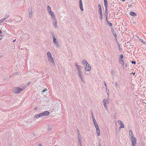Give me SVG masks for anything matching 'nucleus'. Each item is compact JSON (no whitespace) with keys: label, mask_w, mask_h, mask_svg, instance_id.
Returning <instances> with one entry per match:
<instances>
[{"label":"nucleus","mask_w":146,"mask_h":146,"mask_svg":"<svg viewBox=\"0 0 146 146\" xmlns=\"http://www.w3.org/2000/svg\"><path fill=\"white\" fill-rule=\"evenodd\" d=\"M25 89V88H21L18 87H16L14 89L13 92L15 94H19L21 92L23 91Z\"/></svg>","instance_id":"f257e3e1"},{"label":"nucleus","mask_w":146,"mask_h":146,"mask_svg":"<svg viewBox=\"0 0 146 146\" xmlns=\"http://www.w3.org/2000/svg\"><path fill=\"white\" fill-rule=\"evenodd\" d=\"M48 60L49 61L51 62V63H52L54 65H55V63L54 62L53 58L52 56H49L47 57Z\"/></svg>","instance_id":"f03ea898"},{"label":"nucleus","mask_w":146,"mask_h":146,"mask_svg":"<svg viewBox=\"0 0 146 146\" xmlns=\"http://www.w3.org/2000/svg\"><path fill=\"white\" fill-rule=\"evenodd\" d=\"M53 42L55 46L58 47H59L60 45L58 43V41L57 40L56 38H54L53 39Z\"/></svg>","instance_id":"7ed1b4c3"},{"label":"nucleus","mask_w":146,"mask_h":146,"mask_svg":"<svg viewBox=\"0 0 146 146\" xmlns=\"http://www.w3.org/2000/svg\"><path fill=\"white\" fill-rule=\"evenodd\" d=\"M41 113L42 117L48 115L50 114L49 112L48 111H44V112Z\"/></svg>","instance_id":"20e7f679"},{"label":"nucleus","mask_w":146,"mask_h":146,"mask_svg":"<svg viewBox=\"0 0 146 146\" xmlns=\"http://www.w3.org/2000/svg\"><path fill=\"white\" fill-rule=\"evenodd\" d=\"M91 70V67L89 65V64L88 63L86 65V67L85 68V70L86 71H89Z\"/></svg>","instance_id":"39448f33"},{"label":"nucleus","mask_w":146,"mask_h":146,"mask_svg":"<svg viewBox=\"0 0 146 146\" xmlns=\"http://www.w3.org/2000/svg\"><path fill=\"white\" fill-rule=\"evenodd\" d=\"M79 6L81 10L82 11H83L84 10V9L83 7V4L82 0H80V1H79Z\"/></svg>","instance_id":"423d86ee"},{"label":"nucleus","mask_w":146,"mask_h":146,"mask_svg":"<svg viewBox=\"0 0 146 146\" xmlns=\"http://www.w3.org/2000/svg\"><path fill=\"white\" fill-rule=\"evenodd\" d=\"M78 76L80 79L81 81L84 83H85V80L83 77L82 74H78Z\"/></svg>","instance_id":"0eeeda50"},{"label":"nucleus","mask_w":146,"mask_h":146,"mask_svg":"<svg viewBox=\"0 0 146 146\" xmlns=\"http://www.w3.org/2000/svg\"><path fill=\"white\" fill-rule=\"evenodd\" d=\"M96 129V131L97 134V135L98 136H99L100 135V131L99 128V127H95Z\"/></svg>","instance_id":"6e6552de"},{"label":"nucleus","mask_w":146,"mask_h":146,"mask_svg":"<svg viewBox=\"0 0 146 146\" xmlns=\"http://www.w3.org/2000/svg\"><path fill=\"white\" fill-rule=\"evenodd\" d=\"M132 144H136V141H137V139L135 137L133 138H131V139Z\"/></svg>","instance_id":"1a4fd4ad"},{"label":"nucleus","mask_w":146,"mask_h":146,"mask_svg":"<svg viewBox=\"0 0 146 146\" xmlns=\"http://www.w3.org/2000/svg\"><path fill=\"white\" fill-rule=\"evenodd\" d=\"M93 123L94 124V125L95 127H98V124L97 123L95 119V118L93 119Z\"/></svg>","instance_id":"9d476101"},{"label":"nucleus","mask_w":146,"mask_h":146,"mask_svg":"<svg viewBox=\"0 0 146 146\" xmlns=\"http://www.w3.org/2000/svg\"><path fill=\"white\" fill-rule=\"evenodd\" d=\"M75 66L78 71L81 70V68L79 67V66L77 63L75 64Z\"/></svg>","instance_id":"9b49d317"},{"label":"nucleus","mask_w":146,"mask_h":146,"mask_svg":"<svg viewBox=\"0 0 146 146\" xmlns=\"http://www.w3.org/2000/svg\"><path fill=\"white\" fill-rule=\"evenodd\" d=\"M111 32H112V33H113V36H114L115 37H117V35H116V34H115V31H114V29H113V28H111Z\"/></svg>","instance_id":"f8f14e48"},{"label":"nucleus","mask_w":146,"mask_h":146,"mask_svg":"<svg viewBox=\"0 0 146 146\" xmlns=\"http://www.w3.org/2000/svg\"><path fill=\"white\" fill-rule=\"evenodd\" d=\"M129 14L131 15L132 16H135V15H137L136 13L135 12H133V11L130 12Z\"/></svg>","instance_id":"ddd939ff"},{"label":"nucleus","mask_w":146,"mask_h":146,"mask_svg":"<svg viewBox=\"0 0 146 146\" xmlns=\"http://www.w3.org/2000/svg\"><path fill=\"white\" fill-rule=\"evenodd\" d=\"M119 62L120 64H122L123 65H124V62L122 59H119Z\"/></svg>","instance_id":"4468645a"},{"label":"nucleus","mask_w":146,"mask_h":146,"mask_svg":"<svg viewBox=\"0 0 146 146\" xmlns=\"http://www.w3.org/2000/svg\"><path fill=\"white\" fill-rule=\"evenodd\" d=\"M118 122L119 123V125H120L121 126H124V125L122 121L119 120L118 121Z\"/></svg>","instance_id":"2eb2a0df"},{"label":"nucleus","mask_w":146,"mask_h":146,"mask_svg":"<svg viewBox=\"0 0 146 146\" xmlns=\"http://www.w3.org/2000/svg\"><path fill=\"white\" fill-rule=\"evenodd\" d=\"M42 117V116L41 115V113H39L38 114L35 115V117L36 118H38L39 117Z\"/></svg>","instance_id":"dca6fc26"},{"label":"nucleus","mask_w":146,"mask_h":146,"mask_svg":"<svg viewBox=\"0 0 146 146\" xmlns=\"http://www.w3.org/2000/svg\"><path fill=\"white\" fill-rule=\"evenodd\" d=\"M105 7H108V3L107 0H104Z\"/></svg>","instance_id":"f3484780"},{"label":"nucleus","mask_w":146,"mask_h":146,"mask_svg":"<svg viewBox=\"0 0 146 146\" xmlns=\"http://www.w3.org/2000/svg\"><path fill=\"white\" fill-rule=\"evenodd\" d=\"M57 22L56 21H53V26L56 28L57 27Z\"/></svg>","instance_id":"a211bd4d"},{"label":"nucleus","mask_w":146,"mask_h":146,"mask_svg":"<svg viewBox=\"0 0 146 146\" xmlns=\"http://www.w3.org/2000/svg\"><path fill=\"white\" fill-rule=\"evenodd\" d=\"M50 34L52 35V37H53V38H56L55 37L54 35V33L53 32L50 31Z\"/></svg>","instance_id":"6ab92c4d"},{"label":"nucleus","mask_w":146,"mask_h":146,"mask_svg":"<svg viewBox=\"0 0 146 146\" xmlns=\"http://www.w3.org/2000/svg\"><path fill=\"white\" fill-rule=\"evenodd\" d=\"M78 141H80V140H82L80 134H78Z\"/></svg>","instance_id":"aec40b11"},{"label":"nucleus","mask_w":146,"mask_h":146,"mask_svg":"<svg viewBox=\"0 0 146 146\" xmlns=\"http://www.w3.org/2000/svg\"><path fill=\"white\" fill-rule=\"evenodd\" d=\"M82 62L83 64H86V65L88 63L87 61L85 60H83L82 61Z\"/></svg>","instance_id":"412c9836"},{"label":"nucleus","mask_w":146,"mask_h":146,"mask_svg":"<svg viewBox=\"0 0 146 146\" xmlns=\"http://www.w3.org/2000/svg\"><path fill=\"white\" fill-rule=\"evenodd\" d=\"M105 14L106 16V21H107L108 19V12H105Z\"/></svg>","instance_id":"4be33fe9"},{"label":"nucleus","mask_w":146,"mask_h":146,"mask_svg":"<svg viewBox=\"0 0 146 146\" xmlns=\"http://www.w3.org/2000/svg\"><path fill=\"white\" fill-rule=\"evenodd\" d=\"M139 40L142 43L144 44H146V42H145L144 41H143L142 39H141V38H139Z\"/></svg>","instance_id":"5701e85b"},{"label":"nucleus","mask_w":146,"mask_h":146,"mask_svg":"<svg viewBox=\"0 0 146 146\" xmlns=\"http://www.w3.org/2000/svg\"><path fill=\"white\" fill-rule=\"evenodd\" d=\"M103 104L105 108H106V109H108V107L106 105V102H104V103H103Z\"/></svg>","instance_id":"b1692460"},{"label":"nucleus","mask_w":146,"mask_h":146,"mask_svg":"<svg viewBox=\"0 0 146 146\" xmlns=\"http://www.w3.org/2000/svg\"><path fill=\"white\" fill-rule=\"evenodd\" d=\"M47 10H48V12L50 11H51V9L49 5H48L47 6Z\"/></svg>","instance_id":"393cba45"},{"label":"nucleus","mask_w":146,"mask_h":146,"mask_svg":"<svg viewBox=\"0 0 146 146\" xmlns=\"http://www.w3.org/2000/svg\"><path fill=\"white\" fill-rule=\"evenodd\" d=\"M51 55H51V53L50 52H48L47 53V57H48L49 56H50Z\"/></svg>","instance_id":"a878e982"},{"label":"nucleus","mask_w":146,"mask_h":146,"mask_svg":"<svg viewBox=\"0 0 146 146\" xmlns=\"http://www.w3.org/2000/svg\"><path fill=\"white\" fill-rule=\"evenodd\" d=\"M129 135H131L133 134V132L130 129L129 131Z\"/></svg>","instance_id":"bb28decb"},{"label":"nucleus","mask_w":146,"mask_h":146,"mask_svg":"<svg viewBox=\"0 0 146 146\" xmlns=\"http://www.w3.org/2000/svg\"><path fill=\"white\" fill-rule=\"evenodd\" d=\"M107 21L108 24L111 27L112 26V24L111 23L109 22L108 20Z\"/></svg>","instance_id":"cd10ccee"},{"label":"nucleus","mask_w":146,"mask_h":146,"mask_svg":"<svg viewBox=\"0 0 146 146\" xmlns=\"http://www.w3.org/2000/svg\"><path fill=\"white\" fill-rule=\"evenodd\" d=\"M5 20V19H4V18L3 19H1L0 20V23H2L3 21H4Z\"/></svg>","instance_id":"c85d7f7f"},{"label":"nucleus","mask_w":146,"mask_h":146,"mask_svg":"<svg viewBox=\"0 0 146 146\" xmlns=\"http://www.w3.org/2000/svg\"><path fill=\"white\" fill-rule=\"evenodd\" d=\"M50 16L52 18H54L55 15H54V13H53V14H51Z\"/></svg>","instance_id":"c756f323"},{"label":"nucleus","mask_w":146,"mask_h":146,"mask_svg":"<svg viewBox=\"0 0 146 146\" xmlns=\"http://www.w3.org/2000/svg\"><path fill=\"white\" fill-rule=\"evenodd\" d=\"M123 58V54H121L119 56V59H122Z\"/></svg>","instance_id":"7c9ffc66"},{"label":"nucleus","mask_w":146,"mask_h":146,"mask_svg":"<svg viewBox=\"0 0 146 146\" xmlns=\"http://www.w3.org/2000/svg\"><path fill=\"white\" fill-rule=\"evenodd\" d=\"M78 74H82V73L81 70L78 71Z\"/></svg>","instance_id":"2f4dec72"},{"label":"nucleus","mask_w":146,"mask_h":146,"mask_svg":"<svg viewBox=\"0 0 146 146\" xmlns=\"http://www.w3.org/2000/svg\"><path fill=\"white\" fill-rule=\"evenodd\" d=\"M129 136H130V139H131V138H133L134 137H135L133 134H132L131 135H130Z\"/></svg>","instance_id":"473e14b6"},{"label":"nucleus","mask_w":146,"mask_h":146,"mask_svg":"<svg viewBox=\"0 0 146 146\" xmlns=\"http://www.w3.org/2000/svg\"><path fill=\"white\" fill-rule=\"evenodd\" d=\"M115 85L116 88H117L118 87V84L117 82H115Z\"/></svg>","instance_id":"72a5a7b5"},{"label":"nucleus","mask_w":146,"mask_h":146,"mask_svg":"<svg viewBox=\"0 0 146 146\" xmlns=\"http://www.w3.org/2000/svg\"><path fill=\"white\" fill-rule=\"evenodd\" d=\"M29 17L31 18L32 17V13H29Z\"/></svg>","instance_id":"f704fd0d"},{"label":"nucleus","mask_w":146,"mask_h":146,"mask_svg":"<svg viewBox=\"0 0 146 146\" xmlns=\"http://www.w3.org/2000/svg\"><path fill=\"white\" fill-rule=\"evenodd\" d=\"M92 119L95 118L93 112H91Z\"/></svg>","instance_id":"c9c22d12"},{"label":"nucleus","mask_w":146,"mask_h":146,"mask_svg":"<svg viewBox=\"0 0 146 146\" xmlns=\"http://www.w3.org/2000/svg\"><path fill=\"white\" fill-rule=\"evenodd\" d=\"M29 13H32V9L31 8H30L29 9Z\"/></svg>","instance_id":"e433bc0d"},{"label":"nucleus","mask_w":146,"mask_h":146,"mask_svg":"<svg viewBox=\"0 0 146 146\" xmlns=\"http://www.w3.org/2000/svg\"><path fill=\"white\" fill-rule=\"evenodd\" d=\"M118 47L119 48V50L120 51H121V49L120 48V46L119 44H118Z\"/></svg>","instance_id":"4c0bfd02"},{"label":"nucleus","mask_w":146,"mask_h":146,"mask_svg":"<svg viewBox=\"0 0 146 146\" xmlns=\"http://www.w3.org/2000/svg\"><path fill=\"white\" fill-rule=\"evenodd\" d=\"M9 16H10L9 15H7L6 16H5V18H4V19L5 20L6 19H7L9 17Z\"/></svg>","instance_id":"58836bf2"},{"label":"nucleus","mask_w":146,"mask_h":146,"mask_svg":"<svg viewBox=\"0 0 146 146\" xmlns=\"http://www.w3.org/2000/svg\"><path fill=\"white\" fill-rule=\"evenodd\" d=\"M105 7V12H108V7Z\"/></svg>","instance_id":"ea45409f"},{"label":"nucleus","mask_w":146,"mask_h":146,"mask_svg":"<svg viewBox=\"0 0 146 146\" xmlns=\"http://www.w3.org/2000/svg\"><path fill=\"white\" fill-rule=\"evenodd\" d=\"M81 141H82V140H80V141H79L78 143H79V145H80V146H82Z\"/></svg>","instance_id":"a19ab883"},{"label":"nucleus","mask_w":146,"mask_h":146,"mask_svg":"<svg viewBox=\"0 0 146 146\" xmlns=\"http://www.w3.org/2000/svg\"><path fill=\"white\" fill-rule=\"evenodd\" d=\"M48 13L50 15L54 13L53 12L51 11L48 12Z\"/></svg>","instance_id":"79ce46f5"},{"label":"nucleus","mask_w":146,"mask_h":146,"mask_svg":"<svg viewBox=\"0 0 146 146\" xmlns=\"http://www.w3.org/2000/svg\"><path fill=\"white\" fill-rule=\"evenodd\" d=\"M47 89H45L44 90L42 91V93H44L45 91H47Z\"/></svg>","instance_id":"37998d69"},{"label":"nucleus","mask_w":146,"mask_h":146,"mask_svg":"<svg viewBox=\"0 0 146 146\" xmlns=\"http://www.w3.org/2000/svg\"><path fill=\"white\" fill-rule=\"evenodd\" d=\"M136 62L135 61H131V63L132 64H136Z\"/></svg>","instance_id":"c03bdc74"},{"label":"nucleus","mask_w":146,"mask_h":146,"mask_svg":"<svg viewBox=\"0 0 146 146\" xmlns=\"http://www.w3.org/2000/svg\"><path fill=\"white\" fill-rule=\"evenodd\" d=\"M55 16H54V18H52V21H56V19H55Z\"/></svg>","instance_id":"a18cd8bd"},{"label":"nucleus","mask_w":146,"mask_h":146,"mask_svg":"<svg viewBox=\"0 0 146 146\" xmlns=\"http://www.w3.org/2000/svg\"><path fill=\"white\" fill-rule=\"evenodd\" d=\"M99 14H100V16L102 15V11L99 12Z\"/></svg>","instance_id":"49530a36"},{"label":"nucleus","mask_w":146,"mask_h":146,"mask_svg":"<svg viewBox=\"0 0 146 146\" xmlns=\"http://www.w3.org/2000/svg\"><path fill=\"white\" fill-rule=\"evenodd\" d=\"M31 82H28L27 84V86H29L30 85V84H31Z\"/></svg>","instance_id":"de8ad7c7"},{"label":"nucleus","mask_w":146,"mask_h":146,"mask_svg":"<svg viewBox=\"0 0 146 146\" xmlns=\"http://www.w3.org/2000/svg\"><path fill=\"white\" fill-rule=\"evenodd\" d=\"M124 128V126H120L119 127V129H121V128Z\"/></svg>","instance_id":"09e8293b"},{"label":"nucleus","mask_w":146,"mask_h":146,"mask_svg":"<svg viewBox=\"0 0 146 146\" xmlns=\"http://www.w3.org/2000/svg\"><path fill=\"white\" fill-rule=\"evenodd\" d=\"M98 7L99 8H99H102L101 5L100 4H99L98 5Z\"/></svg>","instance_id":"8fccbe9b"},{"label":"nucleus","mask_w":146,"mask_h":146,"mask_svg":"<svg viewBox=\"0 0 146 146\" xmlns=\"http://www.w3.org/2000/svg\"><path fill=\"white\" fill-rule=\"evenodd\" d=\"M77 132L78 134H80L79 130V129H77Z\"/></svg>","instance_id":"3c124183"},{"label":"nucleus","mask_w":146,"mask_h":146,"mask_svg":"<svg viewBox=\"0 0 146 146\" xmlns=\"http://www.w3.org/2000/svg\"><path fill=\"white\" fill-rule=\"evenodd\" d=\"M104 84L105 86L107 88V87L106 84V82L105 81H104Z\"/></svg>","instance_id":"603ef678"},{"label":"nucleus","mask_w":146,"mask_h":146,"mask_svg":"<svg viewBox=\"0 0 146 146\" xmlns=\"http://www.w3.org/2000/svg\"><path fill=\"white\" fill-rule=\"evenodd\" d=\"M100 16V19L101 20H102L103 19V15Z\"/></svg>","instance_id":"864d4df0"},{"label":"nucleus","mask_w":146,"mask_h":146,"mask_svg":"<svg viewBox=\"0 0 146 146\" xmlns=\"http://www.w3.org/2000/svg\"><path fill=\"white\" fill-rule=\"evenodd\" d=\"M106 91L107 92H109V91L108 90L107 87L106 88Z\"/></svg>","instance_id":"5fc2aeb1"},{"label":"nucleus","mask_w":146,"mask_h":146,"mask_svg":"<svg viewBox=\"0 0 146 146\" xmlns=\"http://www.w3.org/2000/svg\"><path fill=\"white\" fill-rule=\"evenodd\" d=\"M99 12L102 11V8H99Z\"/></svg>","instance_id":"6e6d98bb"},{"label":"nucleus","mask_w":146,"mask_h":146,"mask_svg":"<svg viewBox=\"0 0 146 146\" xmlns=\"http://www.w3.org/2000/svg\"><path fill=\"white\" fill-rule=\"evenodd\" d=\"M103 103H104V102H106V100L105 99H104L103 101Z\"/></svg>","instance_id":"4d7b16f0"},{"label":"nucleus","mask_w":146,"mask_h":146,"mask_svg":"<svg viewBox=\"0 0 146 146\" xmlns=\"http://www.w3.org/2000/svg\"><path fill=\"white\" fill-rule=\"evenodd\" d=\"M136 144H131V146H135Z\"/></svg>","instance_id":"13d9d810"},{"label":"nucleus","mask_w":146,"mask_h":146,"mask_svg":"<svg viewBox=\"0 0 146 146\" xmlns=\"http://www.w3.org/2000/svg\"><path fill=\"white\" fill-rule=\"evenodd\" d=\"M37 108L36 107H35V108H34V110H37Z\"/></svg>","instance_id":"bf43d9fd"},{"label":"nucleus","mask_w":146,"mask_h":146,"mask_svg":"<svg viewBox=\"0 0 146 146\" xmlns=\"http://www.w3.org/2000/svg\"><path fill=\"white\" fill-rule=\"evenodd\" d=\"M131 74H132L133 75H134L135 74V72L131 73Z\"/></svg>","instance_id":"052dcab7"},{"label":"nucleus","mask_w":146,"mask_h":146,"mask_svg":"<svg viewBox=\"0 0 146 146\" xmlns=\"http://www.w3.org/2000/svg\"><path fill=\"white\" fill-rule=\"evenodd\" d=\"M99 143V146H101V143L100 142Z\"/></svg>","instance_id":"680f3d73"},{"label":"nucleus","mask_w":146,"mask_h":146,"mask_svg":"<svg viewBox=\"0 0 146 146\" xmlns=\"http://www.w3.org/2000/svg\"><path fill=\"white\" fill-rule=\"evenodd\" d=\"M39 146H42L41 143H39L38 144Z\"/></svg>","instance_id":"e2e57ef3"},{"label":"nucleus","mask_w":146,"mask_h":146,"mask_svg":"<svg viewBox=\"0 0 146 146\" xmlns=\"http://www.w3.org/2000/svg\"><path fill=\"white\" fill-rule=\"evenodd\" d=\"M111 74H112V75H113V74H114V72L113 71H112V72H111Z\"/></svg>","instance_id":"0e129e2a"},{"label":"nucleus","mask_w":146,"mask_h":146,"mask_svg":"<svg viewBox=\"0 0 146 146\" xmlns=\"http://www.w3.org/2000/svg\"><path fill=\"white\" fill-rule=\"evenodd\" d=\"M115 39L116 40V41H117V37H115Z\"/></svg>","instance_id":"69168bd1"},{"label":"nucleus","mask_w":146,"mask_h":146,"mask_svg":"<svg viewBox=\"0 0 146 146\" xmlns=\"http://www.w3.org/2000/svg\"><path fill=\"white\" fill-rule=\"evenodd\" d=\"M109 92H107V94H108V97L109 96Z\"/></svg>","instance_id":"338daca9"},{"label":"nucleus","mask_w":146,"mask_h":146,"mask_svg":"<svg viewBox=\"0 0 146 146\" xmlns=\"http://www.w3.org/2000/svg\"><path fill=\"white\" fill-rule=\"evenodd\" d=\"M116 42H117V44H118H118H119V42H118V41H116Z\"/></svg>","instance_id":"774afa93"}]
</instances>
